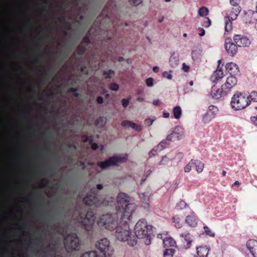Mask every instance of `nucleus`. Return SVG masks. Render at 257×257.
I'll use <instances>...</instances> for the list:
<instances>
[{"mask_svg": "<svg viewBox=\"0 0 257 257\" xmlns=\"http://www.w3.org/2000/svg\"><path fill=\"white\" fill-rule=\"evenodd\" d=\"M134 206L130 205L127 208L129 211L124 213L120 217L118 225L115 228V235L116 238L121 241H127L130 246H134L137 243L136 239H132L131 232L127 221L130 220L134 210Z\"/></svg>", "mask_w": 257, "mask_h": 257, "instance_id": "f257e3e1", "label": "nucleus"}, {"mask_svg": "<svg viewBox=\"0 0 257 257\" xmlns=\"http://www.w3.org/2000/svg\"><path fill=\"white\" fill-rule=\"evenodd\" d=\"M152 226L149 225L144 219H140L136 223L134 230L137 238L144 239V243L146 245L151 243V230Z\"/></svg>", "mask_w": 257, "mask_h": 257, "instance_id": "f03ea898", "label": "nucleus"}, {"mask_svg": "<svg viewBox=\"0 0 257 257\" xmlns=\"http://www.w3.org/2000/svg\"><path fill=\"white\" fill-rule=\"evenodd\" d=\"M120 219V215L116 211L115 213L102 215L98 224L100 227H102L109 231H112L118 225Z\"/></svg>", "mask_w": 257, "mask_h": 257, "instance_id": "7ed1b4c3", "label": "nucleus"}, {"mask_svg": "<svg viewBox=\"0 0 257 257\" xmlns=\"http://www.w3.org/2000/svg\"><path fill=\"white\" fill-rule=\"evenodd\" d=\"M83 202L89 206L94 205L96 207H99L101 206H111V203L113 201L98 198V191L94 188L91 190L90 194H88L83 199Z\"/></svg>", "mask_w": 257, "mask_h": 257, "instance_id": "20e7f679", "label": "nucleus"}, {"mask_svg": "<svg viewBox=\"0 0 257 257\" xmlns=\"http://www.w3.org/2000/svg\"><path fill=\"white\" fill-rule=\"evenodd\" d=\"M249 103L247 94L237 92L231 98L230 105L233 109L237 110L245 108Z\"/></svg>", "mask_w": 257, "mask_h": 257, "instance_id": "39448f33", "label": "nucleus"}, {"mask_svg": "<svg viewBox=\"0 0 257 257\" xmlns=\"http://www.w3.org/2000/svg\"><path fill=\"white\" fill-rule=\"evenodd\" d=\"M127 157L126 154H118L113 155L104 161L97 162V166L101 169H106L112 166H117L124 162Z\"/></svg>", "mask_w": 257, "mask_h": 257, "instance_id": "423d86ee", "label": "nucleus"}, {"mask_svg": "<svg viewBox=\"0 0 257 257\" xmlns=\"http://www.w3.org/2000/svg\"><path fill=\"white\" fill-rule=\"evenodd\" d=\"M116 211L120 214V217H122V215L124 214V213H126V211H129L127 208L130 205H133L135 207L133 213L136 209L135 204L129 203V197L125 193H119L116 198Z\"/></svg>", "mask_w": 257, "mask_h": 257, "instance_id": "0eeeda50", "label": "nucleus"}, {"mask_svg": "<svg viewBox=\"0 0 257 257\" xmlns=\"http://www.w3.org/2000/svg\"><path fill=\"white\" fill-rule=\"evenodd\" d=\"M64 244L67 252L79 250L81 247L80 239L74 233H70L65 236Z\"/></svg>", "mask_w": 257, "mask_h": 257, "instance_id": "6e6552de", "label": "nucleus"}, {"mask_svg": "<svg viewBox=\"0 0 257 257\" xmlns=\"http://www.w3.org/2000/svg\"><path fill=\"white\" fill-rule=\"evenodd\" d=\"M96 248L100 251V255L104 257H109L113 252L110 242L106 238L98 240L95 244Z\"/></svg>", "mask_w": 257, "mask_h": 257, "instance_id": "1a4fd4ad", "label": "nucleus"}, {"mask_svg": "<svg viewBox=\"0 0 257 257\" xmlns=\"http://www.w3.org/2000/svg\"><path fill=\"white\" fill-rule=\"evenodd\" d=\"M240 12V8L239 6L232 8L229 14L224 18L225 30L230 32L232 29V21L235 20Z\"/></svg>", "mask_w": 257, "mask_h": 257, "instance_id": "9d476101", "label": "nucleus"}, {"mask_svg": "<svg viewBox=\"0 0 257 257\" xmlns=\"http://www.w3.org/2000/svg\"><path fill=\"white\" fill-rule=\"evenodd\" d=\"M183 135V130L181 127L177 126L172 128L170 131L169 134L167 136L166 139L164 140L166 141V143L165 144L166 147L169 145V143H167V141H175L179 140L181 139Z\"/></svg>", "mask_w": 257, "mask_h": 257, "instance_id": "9b49d317", "label": "nucleus"}, {"mask_svg": "<svg viewBox=\"0 0 257 257\" xmlns=\"http://www.w3.org/2000/svg\"><path fill=\"white\" fill-rule=\"evenodd\" d=\"M56 248L55 244L52 246L51 245L49 244L43 248L42 247L40 249L34 248V249L38 252L42 251L44 254V257H62L60 255L57 254Z\"/></svg>", "mask_w": 257, "mask_h": 257, "instance_id": "f8f14e48", "label": "nucleus"}, {"mask_svg": "<svg viewBox=\"0 0 257 257\" xmlns=\"http://www.w3.org/2000/svg\"><path fill=\"white\" fill-rule=\"evenodd\" d=\"M218 111L217 107L214 105L209 106L206 112L202 116V121L204 124L209 123L215 117Z\"/></svg>", "mask_w": 257, "mask_h": 257, "instance_id": "ddd939ff", "label": "nucleus"}, {"mask_svg": "<svg viewBox=\"0 0 257 257\" xmlns=\"http://www.w3.org/2000/svg\"><path fill=\"white\" fill-rule=\"evenodd\" d=\"M81 220L79 221L82 222L86 225V228L89 229L90 226L93 224L95 219L93 212L91 211L88 210L86 213L85 216L83 218L82 216H80Z\"/></svg>", "mask_w": 257, "mask_h": 257, "instance_id": "4468645a", "label": "nucleus"}, {"mask_svg": "<svg viewBox=\"0 0 257 257\" xmlns=\"http://www.w3.org/2000/svg\"><path fill=\"white\" fill-rule=\"evenodd\" d=\"M225 48L226 52L230 55L233 56L237 52L236 45L232 42L230 38H227L225 41Z\"/></svg>", "mask_w": 257, "mask_h": 257, "instance_id": "2eb2a0df", "label": "nucleus"}, {"mask_svg": "<svg viewBox=\"0 0 257 257\" xmlns=\"http://www.w3.org/2000/svg\"><path fill=\"white\" fill-rule=\"evenodd\" d=\"M233 39L236 45L240 47H247L250 44L249 40L246 37L240 35H235Z\"/></svg>", "mask_w": 257, "mask_h": 257, "instance_id": "dca6fc26", "label": "nucleus"}, {"mask_svg": "<svg viewBox=\"0 0 257 257\" xmlns=\"http://www.w3.org/2000/svg\"><path fill=\"white\" fill-rule=\"evenodd\" d=\"M237 81L236 78L233 75L228 77L225 83L222 85V89H224V92H227L234 86L236 84Z\"/></svg>", "mask_w": 257, "mask_h": 257, "instance_id": "f3484780", "label": "nucleus"}, {"mask_svg": "<svg viewBox=\"0 0 257 257\" xmlns=\"http://www.w3.org/2000/svg\"><path fill=\"white\" fill-rule=\"evenodd\" d=\"M50 221H54V222L53 225L51 226V228H54L58 234L64 236V228L63 224L61 221L56 219V218L53 216L50 218Z\"/></svg>", "mask_w": 257, "mask_h": 257, "instance_id": "a211bd4d", "label": "nucleus"}, {"mask_svg": "<svg viewBox=\"0 0 257 257\" xmlns=\"http://www.w3.org/2000/svg\"><path fill=\"white\" fill-rule=\"evenodd\" d=\"M246 246L253 257H257V241L249 240L246 243Z\"/></svg>", "mask_w": 257, "mask_h": 257, "instance_id": "6ab92c4d", "label": "nucleus"}, {"mask_svg": "<svg viewBox=\"0 0 257 257\" xmlns=\"http://www.w3.org/2000/svg\"><path fill=\"white\" fill-rule=\"evenodd\" d=\"M226 93V92H224V89H222V86L221 88H218L216 86H213L212 87L211 95L212 97L218 99Z\"/></svg>", "mask_w": 257, "mask_h": 257, "instance_id": "aec40b11", "label": "nucleus"}, {"mask_svg": "<svg viewBox=\"0 0 257 257\" xmlns=\"http://www.w3.org/2000/svg\"><path fill=\"white\" fill-rule=\"evenodd\" d=\"M223 76V73L220 67L219 64L217 66L216 71L213 73L211 76L212 81L214 82L221 79Z\"/></svg>", "mask_w": 257, "mask_h": 257, "instance_id": "412c9836", "label": "nucleus"}, {"mask_svg": "<svg viewBox=\"0 0 257 257\" xmlns=\"http://www.w3.org/2000/svg\"><path fill=\"white\" fill-rule=\"evenodd\" d=\"M166 143V141H162L157 147L156 148H154L152 149L149 154L150 157H152L155 156L158 151H161L165 149L166 147L165 144Z\"/></svg>", "mask_w": 257, "mask_h": 257, "instance_id": "4be33fe9", "label": "nucleus"}, {"mask_svg": "<svg viewBox=\"0 0 257 257\" xmlns=\"http://www.w3.org/2000/svg\"><path fill=\"white\" fill-rule=\"evenodd\" d=\"M179 63V55L178 53L173 52L171 54L169 59L170 65L172 67H177Z\"/></svg>", "mask_w": 257, "mask_h": 257, "instance_id": "5701e85b", "label": "nucleus"}, {"mask_svg": "<svg viewBox=\"0 0 257 257\" xmlns=\"http://www.w3.org/2000/svg\"><path fill=\"white\" fill-rule=\"evenodd\" d=\"M225 68L230 75H234L238 72V66L236 64L232 62L227 63L225 65Z\"/></svg>", "mask_w": 257, "mask_h": 257, "instance_id": "b1692460", "label": "nucleus"}, {"mask_svg": "<svg viewBox=\"0 0 257 257\" xmlns=\"http://www.w3.org/2000/svg\"><path fill=\"white\" fill-rule=\"evenodd\" d=\"M197 257H207L208 254L209 249L206 246H200L196 247Z\"/></svg>", "mask_w": 257, "mask_h": 257, "instance_id": "393cba45", "label": "nucleus"}, {"mask_svg": "<svg viewBox=\"0 0 257 257\" xmlns=\"http://www.w3.org/2000/svg\"><path fill=\"white\" fill-rule=\"evenodd\" d=\"M193 165H196V171L198 173H201L203 171L204 165V164L199 160H192Z\"/></svg>", "mask_w": 257, "mask_h": 257, "instance_id": "a878e982", "label": "nucleus"}, {"mask_svg": "<svg viewBox=\"0 0 257 257\" xmlns=\"http://www.w3.org/2000/svg\"><path fill=\"white\" fill-rule=\"evenodd\" d=\"M163 244L165 246L172 247L176 245V241L171 237H166L163 240Z\"/></svg>", "mask_w": 257, "mask_h": 257, "instance_id": "bb28decb", "label": "nucleus"}, {"mask_svg": "<svg viewBox=\"0 0 257 257\" xmlns=\"http://www.w3.org/2000/svg\"><path fill=\"white\" fill-rule=\"evenodd\" d=\"M186 222L189 225L192 227H194L197 224L196 217L193 215H188L186 218Z\"/></svg>", "mask_w": 257, "mask_h": 257, "instance_id": "cd10ccee", "label": "nucleus"}, {"mask_svg": "<svg viewBox=\"0 0 257 257\" xmlns=\"http://www.w3.org/2000/svg\"><path fill=\"white\" fill-rule=\"evenodd\" d=\"M173 113L174 117L176 119H178L181 117L182 114V109L180 106H176L173 109Z\"/></svg>", "mask_w": 257, "mask_h": 257, "instance_id": "c85d7f7f", "label": "nucleus"}, {"mask_svg": "<svg viewBox=\"0 0 257 257\" xmlns=\"http://www.w3.org/2000/svg\"><path fill=\"white\" fill-rule=\"evenodd\" d=\"M180 236L184 239L187 242V245L190 244L192 241V237L191 234L187 232H184L180 234Z\"/></svg>", "mask_w": 257, "mask_h": 257, "instance_id": "c756f323", "label": "nucleus"}, {"mask_svg": "<svg viewBox=\"0 0 257 257\" xmlns=\"http://www.w3.org/2000/svg\"><path fill=\"white\" fill-rule=\"evenodd\" d=\"M173 222L175 223L174 226L177 228H180L182 226L181 222V219L178 215H176L172 218Z\"/></svg>", "mask_w": 257, "mask_h": 257, "instance_id": "7c9ffc66", "label": "nucleus"}, {"mask_svg": "<svg viewBox=\"0 0 257 257\" xmlns=\"http://www.w3.org/2000/svg\"><path fill=\"white\" fill-rule=\"evenodd\" d=\"M150 196L151 193L149 191L145 193H141L140 194L141 199L144 202H147L149 200Z\"/></svg>", "mask_w": 257, "mask_h": 257, "instance_id": "2f4dec72", "label": "nucleus"}, {"mask_svg": "<svg viewBox=\"0 0 257 257\" xmlns=\"http://www.w3.org/2000/svg\"><path fill=\"white\" fill-rule=\"evenodd\" d=\"M98 254L95 250H90L84 252L80 257H97Z\"/></svg>", "mask_w": 257, "mask_h": 257, "instance_id": "473e14b6", "label": "nucleus"}, {"mask_svg": "<svg viewBox=\"0 0 257 257\" xmlns=\"http://www.w3.org/2000/svg\"><path fill=\"white\" fill-rule=\"evenodd\" d=\"M170 158L167 157V156L165 155L162 157L161 161L159 162V166H166L169 164L170 162Z\"/></svg>", "mask_w": 257, "mask_h": 257, "instance_id": "72a5a7b5", "label": "nucleus"}, {"mask_svg": "<svg viewBox=\"0 0 257 257\" xmlns=\"http://www.w3.org/2000/svg\"><path fill=\"white\" fill-rule=\"evenodd\" d=\"M105 123L106 118L104 117H100L96 121V124L99 127H102Z\"/></svg>", "mask_w": 257, "mask_h": 257, "instance_id": "f704fd0d", "label": "nucleus"}, {"mask_svg": "<svg viewBox=\"0 0 257 257\" xmlns=\"http://www.w3.org/2000/svg\"><path fill=\"white\" fill-rule=\"evenodd\" d=\"M174 249L173 248L166 249L164 252V257H173Z\"/></svg>", "mask_w": 257, "mask_h": 257, "instance_id": "c9c22d12", "label": "nucleus"}, {"mask_svg": "<svg viewBox=\"0 0 257 257\" xmlns=\"http://www.w3.org/2000/svg\"><path fill=\"white\" fill-rule=\"evenodd\" d=\"M208 14V10L205 7L201 8L198 11V14L201 17L205 16Z\"/></svg>", "mask_w": 257, "mask_h": 257, "instance_id": "e433bc0d", "label": "nucleus"}, {"mask_svg": "<svg viewBox=\"0 0 257 257\" xmlns=\"http://www.w3.org/2000/svg\"><path fill=\"white\" fill-rule=\"evenodd\" d=\"M184 157V154L181 152L178 153L173 158V160L177 163H179Z\"/></svg>", "mask_w": 257, "mask_h": 257, "instance_id": "4c0bfd02", "label": "nucleus"}, {"mask_svg": "<svg viewBox=\"0 0 257 257\" xmlns=\"http://www.w3.org/2000/svg\"><path fill=\"white\" fill-rule=\"evenodd\" d=\"M250 102L253 101L257 102V92L255 91H252L249 95H248Z\"/></svg>", "mask_w": 257, "mask_h": 257, "instance_id": "58836bf2", "label": "nucleus"}, {"mask_svg": "<svg viewBox=\"0 0 257 257\" xmlns=\"http://www.w3.org/2000/svg\"><path fill=\"white\" fill-rule=\"evenodd\" d=\"M155 119L156 117L155 116L147 118L145 120L144 123L146 126H150L153 124Z\"/></svg>", "mask_w": 257, "mask_h": 257, "instance_id": "ea45409f", "label": "nucleus"}, {"mask_svg": "<svg viewBox=\"0 0 257 257\" xmlns=\"http://www.w3.org/2000/svg\"><path fill=\"white\" fill-rule=\"evenodd\" d=\"M204 231L205 233L211 236V237H214L215 235L214 232H213L210 228H209L208 226H204Z\"/></svg>", "mask_w": 257, "mask_h": 257, "instance_id": "a19ab883", "label": "nucleus"}, {"mask_svg": "<svg viewBox=\"0 0 257 257\" xmlns=\"http://www.w3.org/2000/svg\"><path fill=\"white\" fill-rule=\"evenodd\" d=\"M186 203L185 201L181 200L179 201L176 206L177 209H182L186 207Z\"/></svg>", "mask_w": 257, "mask_h": 257, "instance_id": "79ce46f5", "label": "nucleus"}, {"mask_svg": "<svg viewBox=\"0 0 257 257\" xmlns=\"http://www.w3.org/2000/svg\"><path fill=\"white\" fill-rule=\"evenodd\" d=\"M192 167H193V161H192V160H191L189 163L188 164L184 167V171L185 172H189L191 170V168H192Z\"/></svg>", "mask_w": 257, "mask_h": 257, "instance_id": "37998d69", "label": "nucleus"}, {"mask_svg": "<svg viewBox=\"0 0 257 257\" xmlns=\"http://www.w3.org/2000/svg\"><path fill=\"white\" fill-rule=\"evenodd\" d=\"M130 127L134 129L135 130L138 132H140L142 130V127L140 125L133 122H132L131 123Z\"/></svg>", "mask_w": 257, "mask_h": 257, "instance_id": "c03bdc74", "label": "nucleus"}, {"mask_svg": "<svg viewBox=\"0 0 257 257\" xmlns=\"http://www.w3.org/2000/svg\"><path fill=\"white\" fill-rule=\"evenodd\" d=\"M109 88L110 90L113 91H117L119 89V86L116 83H111L110 84Z\"/></svg>", "mask_w": 257, "mask_h": 257, "instance_id": "a18cd8bd", "label": "nucleus"}, {"mask_svg": "<svg viewBox=\"0 0 257 257\" xmlns=\"http://www.w3.org/2000/svg\"><path fill=\"white\" fill-rule=\"evenodd\" d=\"M163 77L166 78L169 80H171L172 78V75L171 73H169L167 71H164L162 73Z\"/></svg>", "mask_w": 257, "mask_h": 257, "instance_id": "49530a36", "label": "nucleus"}, {"mask_svg": "<svg viewBox=\"0 0 257 257\" xmlns=\"http://www.w3.org/2000/svg\"><path fill=\"white\" fill-rule=\"evenodd\" d=\"M146 85L148 87H152L153 86V79L151 77L148 78L146 80Z\"/></svg>", "mask_w": 257, "mask_h": 257, "instance_id": "de8ad7c7", "label": "nucleus"}, {"mask_svg": "<svg viewBox=\"0 0 257 257\" xmlns=\"http://www.w3.org/2000/svg\"><path fill=\"white\" fill-rule=\"evenodd\" d=\"M132 121L129 120H124L121 122V125L123 127H131Z\"/></svg>", "mask_w": 257, "mask_h": 257, "instance_id": "09e8293b", "label": "nucleus"}, {"mask_svg": "<svg viewBox=\"0 0 257 257\" xmlns=\"http://www.w3.org/2000/svg\"><path fill=\"white\" fill-rule=\"evenodd\" d=\"M113 73V71L111 70H109L108 71H104L103 74L106 75V78H110L111 77V75Z\"/></svg>", "mask_w": 257, "mask_h": 257, "instance_id": "8fccbe9b", "label": "nucleus"}, {"mask_svg": "<svg viewBox=\"0 0 257 257\" xmlns=\"http://www.w3.org/2000/svg\"><path fill=\"white\" fill-rule=\"evenodd\" d=\"M129 99L123 98L121 100V103L123 107L125 108L128 104Z\"/></svg>", "mask_w": 257, "mask_h": 257, "instance_id": "3c124183", "label": "nucleus"}, {"mask_svg": "<svg viewBox=\"0 0 257 257\" xmlns=\"http://www.w3.org/2000/svg\"><path fill=\"white\" fill-rule=\"evenodd\" d=\"M131 4L137 6L142 3V0H129Z\"/></svg>", "mask_w": 257, "mask_h": 257, "instance_id": "603ef678", "label": "nucleus"}, {"mask_svg": "<svg viewBox=\"0 0 257 257\" xmlns=\"http://www.w3.org/2000/svg\"><path fill=\"white\" fill-rule=\"evenodd\" d=\"M240 0H230V3L233 6H238Z\"/></svg>", "mask_w": 257, "mask_h": 257, "instance_id": "864d4df0", "label": "nucleus"}, {"mask_svg": "<svg viewBox=\"0 0 257 257\" xmlns=\"http://www.w3.org/2000/svg\"><path fill=\"white\" fill-rule=\"evenodd\" d=\"M182 68L185 72H188L189 70V67L185 63L182 64Z\"/></svg>", "mask_w": 257, "mask_h": 257, "instance_id": "5fc2aeb1", "label": "nucleus"}, {"mask_svg": "<svg viewBox=\"0 0 257 257\" xmlns=\"http://www.w3.org/2000/svg\"><path fill=\"white\" fill-rule=\"evenodd\" d=\"M198 30L200 32V33H199V35L201 37L203 36L205 34V32L204 29L202 28H199Z\"/></svg>", "mask_w": 257, "mask_h": 257, "instance_id": "6e6d98bb", "label": "nucleus"}, {"mask_svg": "<svg viewBox=\"0 0 257 257\" xmlns=\"http://www.w3.org/2000/svg\"><path fill=\"white\" fill-rule=\"evenodd\" d=\"M72 205V202L71 200H70L69 201V202H68V205L67 208V209L68 210V213H70L71 212Z\"/></svg>", "mask_w": 257, "mask_h": 257, "instance_id": "4d7b16f0", "label": "nucleus"}, {"mask_svg": "<svg viewBox=\"0 0 257 257\" xmlns=\"http://www.w3.org/2000/svg\"><path fill=\"white\" fill-rule=\"evenodd\" d=\"M96 101L98 103L102 104L103 103V98L102 96H99L97 98Z\"/></svg>", "mask_w": 257, "mask_h": 257, "instance_id": "13d9d810", "label": "nucleus"}, {"mask_svg": "<svg viewBox=\"0 0 257 257\" xmlns=\"http://www.w3.org/2000/svg\"><path fill=\"white\" fill-rule=\"evenodd\" d=\"M35 241L38 243H43V239L41 237H36Z\"/></svg>", "mask_w": 257, "mask_h": 257, "instance_id": "bf43d9fd", "label": "nucleus"}, {"mask_svg": "<svg viewBox=\"0 0 257 257\" xmlns=\"http://www.w3.org/2000/svg\"><path fill=\"white\" fill-rule=\"evenodd\" d=\"M250 119L251 121L257 126V116H252L250 117Z\"/></svg>", "mask_w": 257, "mask_h": 257, "instance_id": "052dcab7", "label": "nucleus"}, {"mask_svg": "<svg viewBox=\"0 0 257 257\" xmlns=\"http://www.w3.org/2000/svg\"><path fill=\"white\" fill-rule=\"evenodd\" d=\"M211 25V20L209 18H207L206 22H205L204 26L206 27H208Z\"/></svg>", "mask_w": 257, "mask_h": 257, "instance_id": "680f3d73", "label": "nucleus"}, {"mask_svg": "<svg viewBox=\"0 0 257 257\" xmlns=\"http://www.w3.org/2000/svg\"><path fill=\"white\" fill-rule=\"evenodd\" d=\"M163 116L164 118H168L170 116V113L168 112L164 111L163 113Z\"/></svg>", "mask_w": 257, "mask_h": 257, "instance_id": "e2e57ef3", "label": "nucleus"}, {"mask_svg": "<svg viewBox=\"0 0 257 257\" xmlns=\"http://www.w3.org/2000/svg\"><path fill=\"white\" fill-rule=\"evenodd\" d=\"M98 145L96 143H93L91 145V148L93 150H95L97 149Z\"/></svg>", "mask_w": 257, "mask_h": 257, "instance_id": "0e129e2a", "label": "nucleus"}, {"mask_svg": "<svg viewBox=\"0 0 257 257\" xmlns=\"http://www.w3.org/2000/svg\"><path fill=\"white\" fill-rule=\"evenodd\" d=\"M153 103L155 105H158L160 103V100L159 99L155 100L153 101Z\"/></svg>", "mask_w": 257, "mask_h": 257, "instance_id": "69168bd1", "label": "nucleus"}, {"mask_svg": "<svg viewBox=\"0 0 257 257\" xmlns=\"http://www.w3.org/2000/svg\"><path fill=\"white\" fill-rule=\"evenodd\" d=\"M159 67H158L157 66H155L153 68V70L154 72H158L159 71Z\"/></svg>", "mask_w": 257, "mask_h": 257, "instance_id": "338daca9", "label": "nucleus"}, {"mask_svg": "<svg viewBox=\"0 0 257 257\" xmlns=\"http://www.w3.org/2000/svg\"><path fill=\"white\" fill-rule=\"evenodd\" d=\"M151 173H152V171L151 170H149L145 172V175H146V176L148 177L149 175H150L151 174Z\"/></svg>", "mask_w": 257, "mask_h": 257, "instance_id": "774afa93", "label": "nucleus"}]
</instances>
